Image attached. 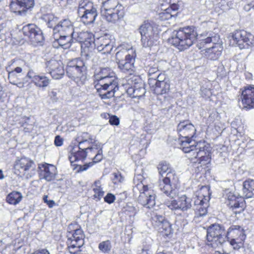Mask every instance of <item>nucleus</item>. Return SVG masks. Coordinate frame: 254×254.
Segmentation results:
<instances>
[{
	"label": "nucleus",
	"instance_id": "nucleus-16",
	"mask_svg": "<svg viewBox=\"0 0 254 254\" xmlns=\"http://www.w3.org/2000/svg\"><path fill=\"white\" fill-rule=\"evenodd\" d=\"M139 32L141 35V42L145 47H151L155 44L158 35L156 28L149 22H144L139 28Z\"/></svg>",
	"mask_w": 254,
	"mask_h": 254
},
{
	"label": "nucleus",
	"instance_id": "nucleus-48",
	"mask_svg": "<svg viewBox=\"0 0 254 254\" xmlns=\"http://www.w3.org/2000/svg\"><path fill=\"white\" fill-rule=\"evenodd\" d=\"M37 35L36 33V32H34L33 34V36H32V37H31V38L30 39V41H31V42L33 44H34V45H36L37 44L41 43V42H42L44 41V36L43 35V33H42L41 30V38H40L41 39H39V38L38 39L37 38Z\"/></svg>",
	"mask_w": 254,
	"mask_h": 254
},
{
	"label": "nucleus",
	"instance_id": "nucleus-9",
	"mask_svg": "<svg viewBox=\"0 0 254 254\" xmlns=\"http://www.w3.org/2000/svg\"><path fill=\"white\" fill-rule=\"evenodd\" d=\"M177 130L180 135L178 142L180 148L185 152L184 147L194 146L196 142H192L191 138L195 133L196 129L194 126L188 121H184L180 122L177 127Z\"/></svg>",
	"mask_w": 254,
	"mask_h": 254
},
{
	"label": "nucleus",
	"instance_id": "nucleus-23",
	"mask_svg": "<svg viewBox=\"0 0 254 254\" xmlns=\"http://www.w3.org/2000/svg\"><path fill=\"white\" fill-rule=\"evenodd\" d=\"M235 44L240 49L249 48L253 43V36L244 30H237L232 37Z\"/></svg>",
	"mask_w": 254,
	"mask_h": 254
},
{
	"label": "nucleus",
	"instance_id": "nucleus-46",
	"mask_svg": "<svg viewBox=\"0 0 254 254\" xmlns=\"http://www.w3.org/2000/svg\"><path fill=\"white\" fill-rule=\"evenodd\" d=\"M165 220L164 217L161 215L153 214L151 216L152 223L156 227L160 226Z\"/></svg>",
	"mask_w": 254,
	"mask_h": 254
},
{
	"label": "nucleus",
	"instance_id": "nucleus-26",
	"mask_svg": "<svg viewBox=\"0 0 254 254\" xmlns=\"http://www.w3.org/2000/svg\"><path fill=\"white\" fill-rule=\"evenodd\" d=\"M54 35L61 34L66 35L69 39V36L74 35V26L73 23L69 19H64L60 21L53 29Z\"/></svg>",
	"mask_w": 254,
	"mask_h": 254
},
{
	"label": "nucleus",
	"instance_id": "nucleus-52",
	"mask_svg": "<svg viewBox=\"0 0 254 254\" xmlns=\"http://www.w3.org/2000/svg\"><path fill=\"white\" fill-rule=\"evenodd\" d=\"M49 96L53 102H56L58 100L57 97V92L56 90H52L49 93Z\"/></svg>",
	"mask_w": 254,
	"mask_h": 254
},
{
	"label": "nucleus",
	"instance_id": "nucleus-17",
	"mask_svg": "<svg viewBox=\"0 0 254 254\" xmlns=\"http://www.w3.org/2000/svg\"><path fill=\"white\" fill-rule=\"evenodd\" d=\"M182 5L181 0H162L159 4V18L162 20H168L176 15Z\"/></svg>",
	"mask_w": 254,
	"mask_h": 254
},
{
	"label": "nucleus",
	"instance_id": "nucleus-29",
	"mask_svg": "<svg viewBox=\"0 0 254 254\" xmlns=\"http://www.w3.org/2000/svg\"><path fill=\"white\" fill-rule=\"evenodd\" d=\"M34 5V0H12L10 7L12 12L21 14L32 8Z\"/></svg>",
	"mask_w": 254,
	"mask_h": 254
},
{
	"label": "nucleus",
	"instance_id": "nucleus-63",
	"mask_svg": "<svg viewBox=\"0 0 254 254\" xmlns=\"http://www.w3.org/2000/svg\"><path fill=\"white\" fill-rule=\"evenodd\" d=\"M19 87H22L23 86V84L21 83H19V85H17Z\"/></svg>",
	"mask_w": 254,
	"mask_h": 254
},
{
	"label": "nucleus",
	"instance_id": "nucleus-3",
	"mask_svg": "<svg viewBox=\"0 0 254 254\" xmlns=\"http://www.w3.org/2000/svg\"><path fill=\"white\" fill-rule=\"evenodd\" d=\"M99 1L101 3V15L107 22L115 24L124 17V8L119 0H99Z\"/></svg>",
	"mask_w": 254,
	"mask_h": 254
},
{
	"label": "nucleus",
	"instance_id": "nucleus-38",
	"mask_svg": "<svg viewBox=\"0 0 254 254\" xmlns=\"http://www.w3.org/2000/svg\"><path fill=\"white\" fill-rule=\"evenodd\" d=\"M92 187L94 193V198L96 199L97 201L100 200L104 194V191L102 187L101 182L99 180L96 181Z\"/></svg>",
	"mask_w": 254,
	"mask_h": 254
},
{
	"label": "nucleus",
	"instance_id": "nucleus-12",
	"mask_svg": "<svg viewBox=\"0 0 254 254\" xmlns=\"http://www.w3.org/2000/svg\"><path fill=\"white\" fill-rule=\"evenodd\" d=\"M67 244L70 253L75 254L76 251L81 247L84 243V235L83 231L78 228L77 224H70L68 227Z\"/></svg>",
	"mask_w": 254,
	"mask_h": 254
},
{
	"label": "nucleus",
	"instance_id": "nucleus-28",
	"mask_svg": "<svg viewBox=\"0 0 254 254\" xmlns=\"http://www.w3.org/2000/svg\"><path fill=\"white\" fill-rule=\"evenodd\" d=\"M47 68L52 77L56 79L61 78L64 74L63 63L61 61L52 60L46 64Z\"/></svg>",
	"mask_w": 254,
	"mask_h": 254
},
{
	"label": "nucleus",
	"instance_id": "nucleus-51",
	"mask_svg": "<svg viewBox=\"0 0 254 254\" xmlns=\"http://www.w3.org/2000/svg\"><path fill=\"white\" fill-rule=\"evenodd\" d=\"M109 122L112 125L118 126L120 124L119 119L116 116H111Z\"/></svg>",
	"mask_w": 254,
	"mask_h": 254
},
{
	"label": "nucleus",
	"instance_id": "nucleus-62",
	"mask_svg": "<svg viewBox=\"0 0 254 254\" xmlns=\"http://www.w3.org/2000/svg\"><path fill=\"white\" fill-rule=\"evenodd\" d=\"M3 178V175L2 174V172L0 170V179H1Z\"/></svg>",
	"mask_w": 254,
	"mask_h": 254
},
{
	"label": "nucleus",
	"instance_id": "nucleus-24",
	"mask_svg": "<svg viewBox=\"0 0 254 254\" xmlns=\"http://www.w3.org/2000/svg\"><path fill=\"white\" fill-rule=\"evenodd\" d=\"M89 143H85L84 150L87 154V157L92 160L94 163L100 162L103 158L102 149L101 144L96 141L92 142V140L89 137Z\"/></svg>",
	"mask_w": 254,
	"mask_h": 254
},
{
	"label": "nucleus",
	"instance_id": "nucleus-39",
	"mask_svg": "<svg viewBox=\"0 0 254 254\" xmlns=\"http://www.w3.org/2000/svg\"><path fill=\"white\" fill-rule=\"evenodd\" d=\"M22 197V195L20 192L14 191L7 195L6 200L9 204L16 205L20 202Z\"/></svg>",
	"mask_w": 254,
	"mask_h": 254
},
{
	"label": "nucleus",
	"instance_id": "nucleus-55",
	"mask_svg": "<svg viewBox=\"0 0 254 254\" xmlns=\"http://www.w3.org/2000/svg\"><path fill=\"white\" fill-rule=\"evenodd\" d=\"M201 95L207 98L209 97L211 95V92L210 89L202 88L201 89Z\"/></svg>",
	"mask_w": 254,
	"mask_h": 254
},
{
	"label": "nucleus",
	"instance_id": "nucleus-19",
	"mask_svg": "<svg viewBox=\"0 0 254 254\" xmlns=\"http://www.w3.org/2000/svg\"><path fill=\"white\" fill-rule=\"evenodd\" d=\"M227 237L230 241V245L234 249L241 248L246 239L244 229L240 226L233 225L228 229Z\"/></svg>",
	"mask_w": 254,
	"mask_h": 254
},
{
	"label": "nucleus",
	"instance_id": "nucleus-57",
	"mask_svg": "<svg viewBox=\"0 0 254 254\" xmlns=\"http://www.w3.org/2000/svg\"><path fill=\"white\" fill-rule=\"evenodd\" d=\"M55 144L57 146H61L63 143V139L59 136H56L55 139Z\"/></svg>",
	"mask_w": 254,
	"mask_h": 254
},
{
	"label": "nucleus",
	"instance_id": "nucleus-58",
	"mask_svg": "<svg viewBox=\"0 0 254 254\" xmlns=\"http://www.w3.org/2000/svg\"><path fill=\"white\" fill-rule=\"evenodd\" d=\"M31 254H50V253L46 249H41L35 251Z\"/></svg>",
	"mask_w": 254,
	"mask_h": 254
},
{
	"label": "nucleus",
	"instance_id": "nucleus-37",
	"mask_svg": "<svg viewBox=\"0 0 254 254\" xmlns=\"http://www.w3.org/2000/svg\"><path fill=\"white\" fill-rule=\"evenodd\" d=\"M170 90L169 82H155L154 92L158 95L167 93Z\"/></svg>",
	"mask_w": 254,
	"mask_h": 254
},
{
	"label": "nucleus",
	"instance_id": "nucleus-42",
	"mask_svg": "<svg viewBox=\"0 0 254 254\" xmlns=\"http://www.w3.org/2000/svg\"><path fill=\"white\" fill-rule=\"evenodd\" d=\"M42 19L47 23V25L50 28H54L58 21V18L51 13L43 14Z\"/></svg>",
	"mask_w": 254,
	"mask_h": 254
},
{
	"label": "nucleus",
	"instance_id": "nucleus-31",
	"mask_svg": "<svg viewBox=\"0 0 254 254\" xmlns=\"http://www.w3.org/2000/svg\"><path fill=\"white\" fill-rule=\"evenodd\" d=\"M94 44L96 50L104 54H109L113 49L111 40L107 36L101 37L94 40Z\"/></svg>",
	"mask_w": 254,
	"mask_h": 254
},
{
	"label": "nucleus",
	"instance_id": "nucleus-44",
	"mask_svg": "<svg viewBox=\"0 0 254 254\" xmlns=\"http://www.w3.org/2000/svg\"><path fill=\"white\" fill-rule=\"evenodd\" d=\"M99 250L102 253H109L112 249V244L110 240L102 241L98 245Z\"/></svg>",
	"mask_w": 254,
	"mask_h": 254
},
{
	"label": "nucleus",
	"instance_id": "nucleus-64",
	"mask_svg": "<svg viewBox=\"0 0 254 254\" xmlns=\"http://www.w3.org/2000/svg\"><path fill=\"white\" fill-rule=\"evenodd\" d=\"M157 254H165L163 253H162V252H159V253H157Z\"/></svg>",
	"mask_w": 254,
	"mask_h": 254
},
{
	"label": "nucleus",
	"instance_id": "nucleus-32",
	"mask_svg": "<svg viewBox=\"0 0 254 254\" xmlns=\"http://www.w3.org/2000/svg\"><path fill=\"white\" fill-rule=\"evenodd\" d=\"M40 170V179H44L47 181H51L55 178L56 174V168L55 166L45 163L39 166Z\"/></svg>",
	"mask_w": 254,
	"mask_h": 254
},
{
	"label": "nucleus",
	"instance_id": "nucleus-35",
	"mask_svg": "<svg viewBox=\"0 0 254 254\" xmlns=\"http://www.w3.org/2000/svg\"><path fill=\"white\" fill-rule=\"evenodd\" d=\"M254 191V180L249 179L243 183V193L244 197H252Z\"/></svg>",
	"mask_w": 254,
	"mask_h": 254
},
{
	"label": "nucleus",
	"instance_id": "nucleus-5",
	"mask_svg": "<svg viewBox=\"0 0 254 254\" xmlns=\"http://www.w3.org/2000/svg\"><path fill=\"white\" fill-rule=\"evenodd\" d=\"M116 59L118 67L124 72L133 70L136 53L132 46L123 44L117 48Z\"/></svg>",
	"mask_w": 254,
	"mask_h": 254
},
{
	"label": "nucleus",
	"instance_id": "nucleus-53",
	"mask_svg": "<svg viewBox=\"0 0 254 254\" xmlns=\"http://www.w3.org/2000/svg\"><path fill=\"white\" fill-rule=\"evenodd\" d=\"M149 68L147 69L148 71V74L149 76H153L154 74H155L157 72H158V68L156 66H153L151 67H148Z\"/></svg>",
	"mask_w": 254,
	"mask_h": 254
},
{
	"label": "nucleus",
	"instance_id": "nucleus-43",
	"mask_svg": "<svg viewBox=\"0 0 254 254\" xmlns=\"http://www.w3.org/2000/svg\"><path fill=\"white\" fill-rule=\"evenodd\" d=\"M159 231L164 236H168L172 233L171 226L167 220H165L158 227Z\"/></svg>",
	"mask_w": 254,
	"mask_h": 254
},
{
	"label": "nucleus",
	"instance_id": "nucleus-59",
	"mask_svg": "<svg viewBox=\"0 0 254 254\" xmlns=\"http://www.w3.org/2000/svg\"><path fill=\"white\" fill-rule=\"evenodd\" d=\"M224 2H226L228 8H230L232 7L233 4V0H222Z\"/></svg>",
	"mask_w": 254,
	"mask_h": 254
},
{
	"label": "nucleus",
	"instance_id": "nucleus-47",
	"mask_svg": "<svg viewBox=\"0 0 254 254\" xmlns=\"http://www.w3.org/2000/svg\"><path fill=\"white\" fill-rule=\"evenodd\" d=\"M158 127H157V124L156 122H153L145 127V130L146 131L150 134L154 133L156 132V131L157 130Z\"/></svg>",
	"mask_w": 254,
	"mask_h": 254
},
{
	"label": "nucleus",
	"instance_id": "nucleus-11",
	"mask_svg": "<svg viewBox=\"0 0 254 254\" xmlns=\"http://www.w3.org/2000/svg\"><path fill=\"white\" fill-rule=\"evenodd\" d=\"M88 138L89 139L88 133L83 132L77 137L78 145L69 147L68 158L73 165H78L77 164L74 163L76 162L83 161L87 157V153L84 150V145L85 143H89Z\"/></svg>",
	"mask_w": 254,
	"mask_h": 254
},
{
	"label": "nucleus",
	"instance_id": "nucleus-41",
	"mask_svg": "<svg viewBox=\"0 0 254 254\" xmlns=\"http://www.w3.org/2000/svg\"><path fill=\"white\" fill-rule=\"evenodd\" d=\"M115 73L109 68H102L94 75V81H98L104 78L114 75Z\"/></svg>",
	"mask_w": 254,
	"mask_h": 254
},
{
	"label": "nucleus",
	"instance_id": "nucleus-7",
	"mask_svg": "<svg viewBox=\"0 0 254 254\" xmlns=\"http://www.w3.org/2000/svg\"><path fill=\"white\" fill-rule=\"evenodd\" d=\"M212 42L214 45L210 48L202 49L200 53L202 55L211 60H216L220 57L223 50L219 36L217 34L209 35L207 38L201 40L198 48L201 49L206 44Z\"/></svg>",
	"mask_w": 254,
	"mask_h": 254
},
{
	"label": "nucleus",
	"instance_id": "nucleus-15",
	"mask_svg": "<svg viewBox=\"0 0 254 254\" xmlns=\"http://www.w3.org/2000/svg\"><path fill=\"white\" fill-rule=\"evenodd\" d=\"M78 15L85 24L92 23L97 16V9L92 2L89 0H81L79 1Z\"/></svg>",
	"mask_w": 254,
	"mask_h": 254
},
{
	"label": "nucleus",
	"instance_id": "nucleus-40",
	"mask_svg": "<svg viewBox=\"0 0 254 254\" xmlns=\"http://www.w3.org/2000/svg\"><path fill=\"white\" fill-rule=\"evenodd\" d=\"M55 37L56 38L59 44L63 48L66 49L70 47V41L72 39V36H69V38L68 39L66 35L57 34L55 35Z\"/></svg>",
	"mask_w": 254,
	"mask_h": 254
},
{
	"label": "nucleus",
	"instance_id": "nucleus-36",
	"mask_svg": "<svg viewBox=\"0 0 254 254\" xmlns=\"http://www.w3.org/2000/svg\"><path fill=\"white\" fill-rule=\"evenodd\" d=\"M127 92L132 95V98H140L145 93V89L142 84H135L127 89Z\"/></svg>",
	"mask_w": 254,
	"mask_h": 254
},
{
	"label": "nucleus",
	"instance_id": "nucleus-8",
	"mask_svg": "<svg viewBox=\"0 0 254 254\" xmlns=\"http://www.w3.org/2000/svg\"><path fill=\"white\" fill-rule=\"evenodd\" d=\"M72 39L80 43L81 53L82 57L90 58L95 53V44L93 34L88 31L74 33Z\"/></svg>",
	"mask_w": 254,
	"mask_h": 254
},
{
	"label": "nucleus",
	"instance_id": "nucleus-10",
	"mask_svg": "<svg viewBox=\"0 0 254 254\" xmlns=\"http://www.w3.org/2000/svg\"><path fill=\"white\" fill-rule=\"evenodd\" d=\"M95 87L102 99L110 98L118 89V82L115 74L94 81Z\"/></svg>",
	"mask_w": 254,
	"mask_h": 254
},
{
	"label": "nucleus",
	"instance_id": "nucleus-13",
	"mask_svg": "<svg viewBox=\"0 0 254 254\" xmlns=\"http://www.w3.org/2000/svg\"><path fill=\"white\" fill-rule=\"evenodd\" d=\"M67 244L70 253L75 254L76 251L81 247L84 243V235L83 231L78 228L77 224H70L68 227Z\"/></svg>",
	"mask_w": 254,
	"mask_h": 254
},
{
	"label": "nucleus",
	"instance_id": "nucleus-56",
	"mask_svg": "<svg viewBox=\"0 0 254 254\" xmlns=\"http://www.w3.org/2000/svg\"><path fill=\"white\" fill-rule=\"evenodd\" d=\"M252 8H254V0L251 1H247V3L244 6L246 11H249Z\"/></svg>",
	"mask_w": 254,
	"mask_h": 254
},
{
	"label": "nucleus",
	"instance_id": "nucleus-54",
	"mask_svg": "<svg viewBox=\"0 0 254 254\" xmlns=\"http://www.w3.org/2000/svg\"><path fill=\"white\" fill-rule=\"evenodd\" d=\"M48 195H44L43 197V200L44 202L46 203L47 205L49 206V207L52 208L54 206V205L55 204V202L53 200H49L48 199Z\"/></svg>",
	"mask_w": 254,
	"mask_h": 254
},
{
	"label": "nucleus",
	"instance_id": "nucleus-20",
	"mask_svg": "<svg viewBox=\"0 0 254 254\" xmlns=\"http://www.w3.org/2000/svg\"><path fill=\"white\" fill-rule=\"evenodd\" d=\"M136 187L140 191L138 202L147 208L153 207L155 205V194L153 190L149 189L147 186L142 183L138 184Z\"/></svg>",
	"mask_w": 254,
	"mask_h": 254
},
{
	"label": "nucleus",
	"instance_id": "nucleus-30",
	"mask_svg": "<svg viewBox=\"0 0 254 254\" xmlns=\"http://www.w3.org/2000/svg\"><path fill=\"white\" fill-rule=\"evenodd\" d=\"M26 77L31 79V82L37 87L45 88L50 84V80L49 78L45 75L36 74L31 69L28 71Z\"/></svg>",
	"mask_w": 254,
	"mask_h": 254
},
{
	"label": "nucleus",
	"instance_id": "nucleus-18",
	"mask_svg": "<svg viewBox=\"0 0 254 254\" xmlns=\"http://www.w3.org/2000/svg\"><path fill=\"white\" fill-rule=\"evenodd\" d=\"M14 169L16 174L29 179L35 174L36 165L31 159L23 157L16 161Z\"/></svg>",
	"mask_w": 254,
	"mask_h": 254
},
{
	"label": "nucleus",
	"instance_id": "nucleus-22",
	"mask_svg": "<svg viewBox=\"0 0 254 254\" xmlns=\"http://www.w3.org/2000/svg\"><path fill=\"white\" fill-rule=\"evenodd\" d=\"M171 197V199L165 202V205L172 210H179L185 212L188 211L192 207L191 199L185 194L179 196L177 199H173L174 197Z\"/></svg>",
	"mask_w": 254,
	"mask_h": 254
},
{
	"label": "nucleus",
	"instance_id": "nucleus-61",
	"mask_svg": "<svg viewBox=\"0 0 254 254\" xmlns=\"http://www.w3.org/2000/svg\"><path fill=\"white\" fill-rule=\"evenodd\" d=\"M115 177L116 178H118L119 177L120 178L119 179V182H121L122 180L123 179L122 176L120 174L119 175V174H115Z\"/></svg>",
	"mask_w": 254,
	"mask_h": 254
},
{
	"label": "nucleus",
	"instance_id": "nucleus-21",
	"mask_svg": "<svg viewBox=\"0 0 254 254\" xmlns=\"http://www.w3.org/2000/svg\"><path fill=\"white\" fill-rule=\"evenodd\" d=\"M209 188L207 186H202L195 193L194 204L200 205L198 209L199 215L203 216L207 213V203L210 199Z\"/></svg>",
	"mask_w": 254,
	"mask_h": 254
},
{
	"label": "nucleus",
	"instance_id": "nucleus-27",
	"mask_svg": "<svg viewBox=\"0 0 254 254\" xmlns=\"http://www.w3.org/2000/svg\"><path fill=\"white\" fill-rule=\"evenodd\" d=\"M243 108L252 109L254 107V86L248 85L242 89L240 98Z\"/></svg>",
	"mask_w": 254,
	"mask_h": 254
},
{
	"label": "nucleus",
	"instance_id": "nucleus-49",
	"mask_svg": "<svg viewBox=\"0 0 254 254\" xmlns=\"http://www.w3.org/2000/svg\"><path fill=\"white\" fill-rule=\"evenodd\" d=\"M125 209V211L129 216H134L136 213V209L131 204H127Z\"/></svg>",
	"mask_w": 254,
	"mask_h": 254
},
{
	"label": "nucleus",
	"instance_id": "nucleus-25",
	"mask_svg": "<svg viewBox=\"0 0 254 254\" xmlns=\"http://www.w3.org/2000/svg\"><path fill=\"white\" fill-rule=\"evenodd\" d=\"M227 204L235 214L240 213L245 208V202L243 197H238L233 192H229L226 194Z\"/></svg>",
	"mask_w": 254,
	"mask_h": 254
},
{
	"label": "nucleus",
	"instance_id": "nucleus-4",
	"mask_svg": "<svg viewBox=\"0 0 254 254\" xmlns=\"http://www.w3.org/2000/svg\"><path fill=\"white\" fill-rule=\"evenodd\" d=\"M196 37V32L193 28L186 27L174 31L169 41L180 51H184L193 45Z\"/></svg>",
	"mask_w": 254,
	"mask_h": 254
},
{
	"label": "nucleus",
	"instance_id": "nucleus-34",
	"mask_svg": "<svg viewBox=\"0 0 254 254\" xmlns=\"http://www.w3.org/2000/svg\"><path fill=\"white\" fill-rule=\"evenodd\" d=\"M22 32L25 36L27 37L29 40L30 39L33 34L36 32L37 34V38L41 39V29L36 25L33 24H29L25 25L22 28Z\"/></svg>",
	"mask_w": 254,
	"mask_h": 254
},
{
	"label": "nucleus",
	"instance_id": "nucleus-6",
	"mask_svg": "<svg viewBox=\"0 0 254 254\" xmlns=\"http://www.w3.org/2000/svg\"><path fill=\"white\" fill-rule=\"evenodd\" d=\"M86 67L82 60L79 58L73 59L67 63L66 73L68 76L78 86L85 84L86 81Z\"/></svg>",
	"mask_w": 254,
	"mask_h": 254
},
{
	"label": "nucleus",
	"instance_id": "nucleus-14",
	"mask_svg": "<svg viewBox=\"0 0 254 254\" xmlns=\"http://www.w3.org/2000/svg\"><path fill=\"white\" fill-rule=\"evenodd\" d=\"M225 230L218 224L211 225L207 229V245L215 249L220 248L225 243Z\"/></svg>",
	"mask_w": 254,
	"mask_h": 254
},
{
	"label": "nucleus",
	"instance_id": "nucleus-60",
	"mask_svg": "<svg viewBox=\"0 0 254 254\" xmlns=\"http://www.w3.org/2000/svg\"><path fill=\"white\" fill-rule=\"evenodd\" d=\"M140 254H152L150 251L143 249Z\"/></svg>",
	"mask_w": 254,
	"mask_h": 254
},
{
	"label": "nucleus",
	"instance_id": "nucleus-1",
	"mask_svg": "<svg viewBox=\"0 0 254 254\" xmlns=\"http://www.w3.org/2000/svg\"><path fill=\"white\" fill-rule=\"evenodd\" d=\"M158 170L162 176L166 173V177L159 181V187L161 191L169 197H173L178 195L179 190L176 186L178 178L169 164L166 162H161L158 165Z\"/></svg>",
	"mask_w": 254,
	"mask_h": 254
},
{
	"label": "nucleus",
	"instance_id": "nucleus-45",
	"mask_svg": "<svg viewBox=\"0 0 254 254\" xmlns=\"http://www.w3.org/2000/svg\"><path fill=\"white\" fill-rule=\"evenodd\" d=\"M169 82L164 74H159L157 76L154 75L149 78V84H155V82Z\"/></svg>",
	"mask_w": 254,
	"mask_h": 254
},
{
	"label": "nucleus",
	"instance_id": "nucleus-50",
	"mask_svg": "<svg viewBox=\"0 0 254 254\" xmlns=\"http://www.w3.org/2000/svg\"><path fill=\"white\" fill-rule=\"evenodd\" d=\"M116 199L115 196L111 193H108L104 197V201L109 203L111 204L114 202Z\"/></svg>",
	"mask_w": 254,
	"mask_h": 254
},
{
	"label": "nucleus",
	"instance_id": "nucleus-2",
	"mask_svg": "<svg viewBox=\"0 0 254 254\" xmlns=\"http://www.w3.org/2000/svg\"><path fill=\"white\" fill-rule=\"evenodd\" d=\"M186 157L193 163H198L201 166L210 163V145L205 141L196 142L194 146L185 147Z\"/></svg>",
	"mask_w": 254,
	"mask_h": 254
},
{
	"label": "nucleus",
	"instance_id": "nucleus-33",
	"mask_svg": "<svg viewBox=\"0 0 254 254\" xmlns=\"http://www.w3.org/2000/svg\"><path fill=\"white\" fill-rule=\"evenodd\" d=\"M22 64H24V62L22 61H17L16 62L13 61L11 65L14 67L13 69H10V66L7 67V70L8 74V79L9 82L14 85L16 84V79L17 78V75H20L23 73V69L21 66Z\"/></svg>",
	"mask_w": 254,
	"mask_h": 254
}]
</instances>
